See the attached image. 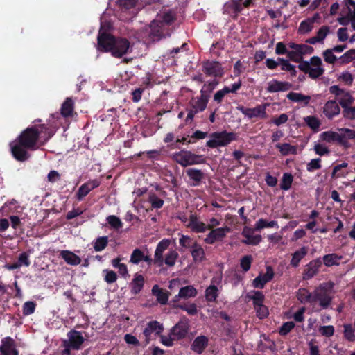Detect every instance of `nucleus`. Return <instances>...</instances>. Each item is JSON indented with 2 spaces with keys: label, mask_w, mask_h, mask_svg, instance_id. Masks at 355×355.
<instances>
[{
  "label": "nucleus",
  "mask_w": 355,
  "mask_h": 355,
  "mask_svg": "<svg viewBox=\"0 0 355 355\" xmlns=\"http://www.w3.org/2000/svg\"><path fill=\"white\" fill-rule=\"evenodd\" d=\"M54 132V130H49L44 125L26 128L17 139L10 144L12 155L18 161L27 160L30 157L27 150L37 149V141L44 144Z\"/></svg>",
  "instance_id": "nucleus-1"
},
{
  "label": "nucleus",
  "mask_w": 355,
  "mask_h": 355,
  "mask_svg": "<svg viewBox=\"0 0 355 355\" xmlns=\"http://www.w3.org/2000/svg\"><path fill=\"white\" fill-rule=\"evenodd\" d=\"M101 51L111 52L115 58H121L132 51V46L126 38H115L111 35L99 31L98 47Z\"/></svg>",
  "instance_id": "nucleus-2"
},
{
  "label": "nucleus",
  "mask_w": 355,
  "mask_h": 355,
  "mask_svg": "<svg viewBox=\"0 0 355 355\" xmlns=\"http://www.w3.org/2000/svg\"><path fill=\"white\" fill-rule=\"evenodd\" d=\"M218 84L216 81H213L208 85H205L200 90V96L199 97L193 98L189 103V108L188 109V114L186 121H192L194 116L202 111H204L209 101V96L205 94L207 89L211 92L215 86Z\"/></svg>",
  "instance_id": "nucleus-3"
},
{
  "label": "nucleus",
  "mask_w": 355,
  "mask_h": 355,
  "mask_svg": "<svg viewBox=\"0 0 355 355\" xmlns=\"http://www.w3.org/2000/svg\"><path fill=\"white\" fill-rule=\"evenodd\" d=\"M334 283L328 282L322 284L313 292V302H318L322 309H326L331 302Z\"/></svg>",
  "instance_id": "nucleus-4"
},
{
  "label": "nucleus",
  "mask_w": 355,
  "mask_h": 355,
  "mask_svg": "<svg viewBox=\"0 0 355 355\" xmlns=\"http://www.w3.org/2000/svg\"><path fill=\"white\" fill-rule=\"evenodd\" d=\"M299 69L313 79L322 76L324 71L322 60L318 56L312 57L309 61H302Z\"/></svg>",
  "instance_id": "nucleus-5"
},
{
  "label": "nucleus",
  "mask_w": 355,
  "mask_h": 355,
  "mask_svg": "<svg viewBox=\"0 0 355 355\" xmlns=\"http://www.w3.org/2000/svg\"><path fill=\"white\" fill-rule=\"evenodd\" d=\"M173 158L177 163L184 167L205 162V159L203 156L196 155L187 150H182L174 153L173 155Z\"/></svg>",
  "instance_id": "nucleus-6"
},
{
  "label": "nucleus",
  "mask_w": 355,
  "mask_h": 355,
  "mask_svg": "<svg viewBox=\"0 0 355 355\" xmlns=\"http://www.w3.org/2000/svg\"><path fill=\"white\" fill-rule=\"evenodd\" d=\"M234 140H236L234 133L225 131L214 132L210 135V139L207 141V146L212 148L225 146Z\"/></svg>",
  "instance_id": "nucleus-7"
},
{
  "label": "nucleus",
  "mask_w": 355,
  "mask_h": 355,
  "mask_svg": "<svg viewBox=\"0 0 355 355\" xmlns=\"http://www.w3.org/2000/svg\"><path fill=\"white\" fill-rule=\"evenodd\" d=\"M329 91L336 96V100L342 108L351 105L354 102V98L349 92L340 89L336 85L330 87Z\"/></svg>",
  "instance_id": "nucleus-8"
},
{
  "label": "nucleus",
  "mask_w": 355,
  "mask_h": 355,
  "mask_svg": "<svg viewBox=\"0 0 355 355\" xmlns=\"http://www.w3.org/2000/svg\"><path fill=\"white\" fill-rule=\"evenodd\" d=\"M230 231L231 229L227 226L212 229L204 239V241L207 244H214L216 241H222Z\"/></svg>",
  "instance_id": "nucleus-9"
},
{
  "label": "nucleus",
  "mask_w": 355,
  "mask_h": 355,
  "mask_svg": "<svg viewBox=\"0 0 355 355\" xmlns=\"http://www.w3.org/2000/svg\"><path fill=\"white\" fill-rule=\"evenodd\" d=\"M266 104L259 105L253 108H245L243 106H239L237 109L249 119L255 117L266 119L267 118V114L266 112Z\"/></svg>",
  "instance_id": "nucleus-10"
},
{
  "label": "nucleus",
  "mask_w": 355,
  "mask_h": 355,
  "mask_svg": "<svg viewBox=\"0 0 355 355\" xmlns=\"http://www.w3.org/2000/svg\"><path fill=\"white\" fill-rule=\"evenodd\" d=\"M320 15L319 13H315L312 17H309L300 22L297 32L300 35H306L314 28L315 24L319 23Z\"/></svg>",
  "instance_id": "nucleus-11"
},
{
  "label": "nucleus",
  "mask_w": 355,
  "mask_h": 355,
  "mask_svg": "<svg viewBox=\"0 0 355 355\" xmlns=\"http://www.w3.org/2000/svg\"><path fill=\"white\" fill-rule=\"evenodd\" d=\"M203 71L208 76L221 77L224 70L221 64L216 61L207 60L203 63Z\"/></svg>",
  "instance_id": "nucleus-12"
},
{
  "label": "nucleus",
  "mask_w": 355,
  "mask_h": 355,
  "mask_svg": "<svg viewBox=\"0 0 355 355\" xmlns=\"http://www.w3.org/2000/svg\"><path fill=\"white\" fill-rule=\"evenodd\" d=\"M338 130L339 145L345 148H349L350 147L349 141L355 139V130L347 128H338Z\"/></svg>",
  "instance_id": "nucleus-13"
},
{
  "label": "nucleus",
  "mask_w": 355,
  "mask_h": 355,
  "mask_svg": "<svg viewBox=\"0 0 355 355\" xmlns=\"http://www.w3.org/2000/svg\"><path fill=\"white\" fill-rule=\"evenodd\" d=\"M340 113L338 103L334 100L328 101L323 107V114L329 120L333 119Z\"/></svg>",
  "instance_id": "nucleus-14"
},
{
  "label": "nucleus",
  "mask_w": 355,
  "mask_h": 355,
  "mask_svg": "<svg viewBox=\"0 0 355 355\" xmlns=\"http://www.w3.org/2000/svg\"><path fill=\"white\" fill-rule=\"evenodd\" d=\"M67 336L68 340L64 341L74 349H79L85 340L82 334L76 330L69 331Z\"/></svg>",
  "instance_id": "nucleus-15"
},
{
  "label": "nucleus",
  "mask_w": 355,
  "mask_h": 355,
  "mask_svg": "<svg viewBox=\"0 0 355 355\" xmlns=\"http://www.w3.org/2000/svg\"><path fill=\"white\" fill-rule=\"evenodd\" d=\"M188 328L189 325L187 320H180L171 329V336H173V338L175 340L180 339L187 335Z\"/></svg>",
  "instance_id": "nucleus-16"
},
{
  "label": "nucleus",
  "mask_w": 355,
  "mask_h": 355,
  "mask_svg": "<svg viewBox=\"0 0 355 355\" xmlns=\"http://www.w3.org/2000/svg\"><path fill=\"white\" fill-rule=\"evenodd\" d=\"M0 352L3 355H18L15 349V341L10 337H6L1 340Z\"/></svg>",
  "instance_id": "nucleus-17"
},
{
  "label": "nucleus",
  "mask_w": 355,
  "mask_h": 355,
  "mask_svg": "<svg viewBox=\"0 0 355 355\" xmlns=\"http://www.w3.org/2000/svg\"><path fill=\"white\" fill-rule=\"evenodd\" d=\"M241 234L245 238V239L242 241V243L247 245H257L261 241L262 239L261 235H254V230L248 227H245L243 228Z\"/></svg>",
  "instance_id": "nucleus-18"
},
{
  "label": "nucleus",
  "mask_w": 355,
  "mask_h": 355,
  "mask_svg": "<svg viewBox=\"0 0 355 355\" xmlns=\"http://www.w3.org/2000/svg\"><path fill=\"white\" fill-rule=\"evenodd\" d=\"M274 276V272L271 267L266 268V272L263 275H259L252 282V286L254 288H263L266 283L270 282Z\"/></svg>",
  "instance_id": "nucleus-19"
},
{
  "label": "nucleus",
  "mask_w": 355,
  "mask_h": 355,
  "mask_svg": "<svg viewBox=\"0 0 355 355\" xmlns=\"http://www.w3.org/2000/svg\"><path fill=\"white\" fill-rule=\"evenodd\" d=\"M291 87V85L287 82L272 80L267 84V91L270 93L288 91Z\"/></svg>",
  "instance_id": "nucleus-20"
},
{
  "label": "nucleus",
  "mask_w": 355,
  "mask_h": 355,
  "mask_svg": "<svg viewBox=\"0 0 355 355\" xmlns=\"http://www.w3.org/2000/svg\"><path fill=\"white\" fill-rule=\"evenodd\" d=\"M321 266L322 261L318 259L309 262L304 270L303 278L304 279H309L313 277L318 273Z\"/></svg>",
  "instance_id": "nucleus-21"
},
{
  "label": "nucleus",
  "mask_w": 355,
  "mask_h": 355,
  "mask_svg": "<svg viewBox=\"0 0 355 355\" xmlns=\"http://www.w3.org/2000/svg\"><path fill=\"white\" fill-rule=\"evenodd\" d=\"M99 185L100 181L96 179L89 180L81 185L76 193L78 200H82L90 191L98 187Z\"/></svg>",
  "instance_id": "nucleus-22"
},
{
  "label": "nucleus",
  "mask_w": 355,
  "mask_h": 355,
  "mask_svg": "<svg viewBox=\"0 0 355 355\" xmlns=\"http://www.w3.org/2000/svg\"><path fill=\"white\" fill-rule=\"evenodd\" d=\"M187 227L196 233H202L207 230V225L200 220L195 215L190 216Z\"/></svg>",
  "instance_id": "nucleus-23"
},
{
  "label": "nucleus",
  "mask_w": 355,
  "mask_h": 355,
  "mask_svg": "<svg viewBox=\"0 0 355 355\" xmlns=\"http://www.w3.org/2000/svg\"><path fill=\"white\" fill-rule=\"evenodd\" d=\"M141 261L146 262L148 265H150L153 261L150 256L145 254L144 251L139 248L135 249L130 255V262L137 265Z\"/></svg>",
  "instance_id": "nucleus-24"
},
{
  "label": "nucleus",
  "mask_w": 355,
  "mask_h": 355,
  "mask_svg": "<svg viewBox=\"0 0 355 355\" xmlns=\"http://www.w3.org/2000/svg\"><path fill=\"white\" fill-rule=\"evenodd\" d=\"M169 241L167 239L162 240L157 245L155 255H154V262L157 263L159 266H162L163 264V252L169 245Z\"/></svg>",
  "instance_id": "nucleus-25"
},
{
  "label": "nucleus",
  "mask_w": 355,
  "mask_h": 355,
  "mask_svg": "<svg viewBox=\"0 0 355 355\" xmlns=\"http://www.w3.org/2000/svg\"><path fill=\"white\" fill-rule=\"evenodd\" d=\"M164 329L163 325L155 320L149 322L144 330V334L146 339H149L152 334H159Z\"/></svg>",
  "instance_id": "nucleus-26"
},
{
  "label": "nucleus",
  "mask_w": 355,
  "mask_h": 355,
  "mask_svg": "<svg viewBox=\"0 0 355 355\" xmlns=\"http://www.w3.org/2000/svg\"><path fill=\"white\" fill-rule=\"evenodd\" d=\"M198 294V291L193 286H186L182 287L177 295L174 297V301H178L180 298L188 299L195 297Z\"/></svg>",
  "instance_id": "nucleus-27"
},
{
  "label": "nucleus",
  "mask_w": 355,
  "mask_h": 355,
  "mask_svg": "<svg viewBox=\"0 0 355 355\" xmlns=\"http://www.w3.org/2000/svg\"><path fill=\"white\" fill-rule=\"evenodd\" d=\"M208 338L207 337L205 336H197L192 345H191V349L198 354H200L203 352V351L205 350V349L207 347V345H208Z\"/></svg>",
  "instance_id": "nucleus-28"
},
{
  "label": "nucleus",
  "mask_w": 355,
  "mask_h": 355,
  "mask_svg": "<svg viewBox=\"0 0 355 355\" xmlns=\"http://www.w3.org/2000/svg\"><path fill=\"white\" fill-rule=\"evenodd\" d=\"M144 285V277L143 275L136 273L130 283L131 293L135 295L138 294L142 290Z\"/></svg>",
  "instance_id": "nucleus-29"
},
{
  "label": "nucleus",
  "mask_w": 355,
  "mask_h": 355,
  "mask_svg": "<svg viewBox=\"0 0 355 355\" xmlns=\"http://www.w3.org/2000/svg\"><path fill=\"white\" fill-rule=\"evenodd\" d=\"M243 0H230L224 5V11L230 15H236L242 10L241 2Z\"/></svg>",
  "instance_id": "nucleus-30"
},
{
  "label": "nucleus",
  "mask_w": 355,
  "mask_h": 355,
  "mask_svg": "<svg viewBox=\"0 0 355 355\" xmlns=\"http://www.w3.org/2000/svg\"><path fill=\"white\" fill-rule=\"evenodd\" d=\"M60 256L67 264L71 266H77L81 262V259L78 256L69 250L61 251Z\"/></svg>",
  "instance_id": "nucleus-31"
},
{
  "label": "nucleus",
  "mask_w": 355,
  "mask_h": 355,
  "mask_svg": "<svg viewBox=\"0 0 355 355\" xmlns=\"http://www.w3.org/2000/svg\"><path fill=\"white\" fill-rule=\"evenodd\" d=\"M320 139L327 143H337L339 144L338 131L327 130L322 132L319 135Z\"/></svg>",
  "instance_id": "nucleus-32"
},
{
  "label": "nucleus",
  "mask_w": 355,
  "mask_h": 355,
  "mask_svg": "<svg viewBox=\"0 0 355 355\" xmlns=\"http://www.w3.org/2000/svg\"><path fill=\"white\" fill-rule=\"evenodd\" d=\"M308 250L306 247H302L292 254L290 264L293 267H297L300 261L307 254Z\"/></svg>",
  "instance_id": "nucleus-33"
},
{
  "label": "nucleus",
  "mask_w": 355,
  "mask_h": 355,
  "mask_svg": "<svg viewBox=\"0 0 355 355\" xmlns=\"http://www.w3.org/2000/svg\"><path fill=\"white\" fill-rule=\"evenodd\" d=\"M191 253L194 261H202L205 259V250L197 242L192 244Z\"/></svg>",
  "instance_id": "nucleus-34"
},
{
  "label": "nucleus",
  "mask_w": 355,
  "mask_h": 355,
  "mask_svg": "<svg viewBox=\"0 0 355 355\" xmlns=\"http://www.w3.org/2000/svg\"><path fill=\"white\" fill-rule=\"evenodd\" d=\"M187 174L190 178V180H193L192 186H197L201 182L203 178V173L198 169L196 168H189L187 170Z\"/></svg>",
  "instance_id": "nucleus-35"
},
{
  "label": "nucleus",
  "mask_w": 355,
  "mask_h": 355,
  "mask_svg": "<svg viewBox=\"0 0 355 355\" xmlns=\"http://www.w3.org/2000/svg\"><path fill=\"white\" fill-rule=\"evenodd\" d=\"M152 293L156 297L157 301L162 304H166L168 300V295L165 293L157 285H155L152 288Z\"/></svg>",
  "instance_id": "nucleus-36"
},
{
  "label": "nucleus",
  "mask_w": 355,
  "mask_h": 355,
  "mask_svg": "<svg viewBox=\"0 0 355 355\" xmlns=\"http://www.w3.org/2000/svg\"><path fill=\"white\" fill-rule=\"evenodd\" d=\"M246 297L253 301L254 307L263 304L264 301L263 294L258 291H251L246 295Z\"/></svg>",
  "instance_id": "nucleus-37"
},
{
  "label": "nucleus",
  "mask_w": 355,
  "mask_h": 355,
  "mask_svg": "<svg viewBox=\"0 0 355 355\" xmlns=\"http://www.w3.org/2000/svg\"><path fill=\"white\" fill-rule=\"evenodd\" d=\"M275 146L284 156L297 154V147L288 143L277 144Z\"/></svg>",
  "instance_id": "nucleus-38"
},
{
  "label": "nucleus",
  "mask_w": 355,
  "mask_h": 355,
  "mask_svg": "<svg viewBox=\"0 0 355 355\" xmlns=\"http://www.w3.org/2000/svg\"><path fill=\"white\" fill-rule=\"evenodd\" d=\"M73 101L71 98H67L61 107V114L64 117H68L72 115L73 112Z\"/></svg>",
  "instance_id": "nucleus-39"
},
{
  "label": "nucleus",
  "mask_w": 355,
  "mask_h": 355,
  "mask_svg": "<svg viewBox=\"0 0 355 355\" xmlns=\"http://www.w3.org/2000/svg\"><path fill=\"white\" fill-rule=\"evenodd\" d=\"M287 98L293 102H302L305 105H308L311 100V97L309 96L295 92H291L288 94Z\"/></svg>",
  "instance_id": "nucleus-40"
},
{
  "label": "nucleus",
  "mask_w": 355,
  "mask_h": 355,
  "mask_svg": "<svg viewBox=\"0 0 355 355\" xmlns=\"http://www.w3.org/2000/svg\"><path fill=\"white\" fill-rule=\"evenodd\" d=\"M306 125L314 132H318L321 125L320 120L315 116H307L304 118Z\"/></svg>",
  "instance_id": "nucleus-41"
},
{
  "label": "nucleus",
  "mask_w": 355,
  "mask_h": 355,
  "mask_svg": "<svg viewBox=\"0 0 355 355\" xmlns=\"http://www.w3.org/2000/svg\"><path fill=\"white\" fill-rule=\"evenodd\" d=\"M205 299L207 302H214L218 296V289L215 285H210L205 290Z\"/></svg>",
  "instance_id": "nucleus-42"
},
{
  "label": "nucleus",
  "mask_w": 355,
  "mask_h": 355,
  "mask_svg": "<svg viewBox=\"0 0 355 355\" xmlns=\"http://www.w3.org/2000/svg\"><path fill=\"white\" fill-rule=\"evenodd\" d=\"M341 257L336 254H329L323 257V261L325 266L329 267L334 265H338Z\"/></svg>",
  "instance_id": "nucleus-43"
},
{
  "label": "nucleus",
  "mask_w": 355,
  "mask_h": 355,
  "mask_svg": "<svg viewBox=\"0 0 355 355\" xmlns=\"http://www.w3.org/2000/svg\"><path fill=\"white\" fill-rule=\"evenodd\" d=\"M293 182V176L291 173H284L282 176L280 188L282 190L287 191L288 190Z\"/></svg>",
  "instance_id": "nucleus-44"
},
{
  "label": "nucleus",
  "mask_w": 355,
  "mask_h": 355,
  "mask_svg": "<svg viewBox=\"0 0 355 355\" xmlns=\"http://www.w3.org/2000/svg\"><path fill=\"white\" fill-rule=\"evenodd\" d=\"M16 263L19 268L22 266L28 267L31 264L30 254L26 252L21 253Z\"/></svg>",
  "instance_id": "nucleus-45"
},
{
  "label": "nucleus",
  "mask_w": 355,
  "mask_h": 355,
  "mask_svg": "<svg viewBox=\"0 0 355 355\" xmlns=\"http://www.w3.org/2000/svg\"><path fill=\"white\" fill-rule=\"evenodd\" d=\"M178 253L175 250L168 252L165 257L164 263L168 266H173L178 258Z\"/></svg>",
  "instance_id": "nucleus-46"
},
{
  "label": "nucleus",
  "mask_w": 355,
  "mask_h": 355,
  "mask_svg": "<svg viewBox=\"0 0 355 355\" xmlns=\"http://www.w3.org/2000/svg\"><path fill=\"white\" fill-rule=\"evenodd\" d=\"M108 243L107 236H101L98 238L94 244V248L95 251L100 252L105 248Z\"/></svg>",
  "instance_id": "nucleus-47"
},
{
  "label": "nucleus",
  "mask_w": 355,
  "mask_h": 355,
  "mask_svg": "<svg viewBox=\"0 0 355 355\" xmlns=\"http://www.w3.org/2000/svg\"><path fill=\"white\" fill-rule=\"evenodd\" d=\"M298 299L304 303H313V293L311 294L305 289L301 290L298 293Z\"/></svg>",
  "instance_id": "nucleus-48"
},
{
  "label": "nucleus",
  "mask_w": 355,
  "mask_h": 355,
  "mask_svg": "<svg viewBox=\"0 0 355 355\" xmlns=\"http://www.w3.org/2000/svg\"><path fill=\"white\" fill-rule=\"evenodd\" d=\"M103 273L104 275V280L107 284H112L117 280V275L116 273L110 270H103Z\"/></svg>",
  "instance_id": "nucleus-49"
},
{
  "label": "nucleus",
  "mask_w": 355,
  "mask_h": 355,
  "mask_svg": "<svg viewBox=\"0 0 355 355\" xmlns=\"http://www.w3.org/2000/svg\"><path fill=\"white\" fill-rule=\"evenodd\" d=\"M178 308L185 311L189 315H194L197 313V306L194 303H189L182 305H178Z\"/></svg>",
  "instance_id": "nucleus-50"
},
{
  "label": "nucleus",
  "mask_w": 355,
  "mask_h": 355,
  "mask_svg": "<svg viewBox=\"0 0 355 355\" xmlns=\"http://www.w3.org/2000/svg\"><path fill=\"white\" fill-rule=\"evenodd\" d=\"M343 117L349 120L355 119V106L347 105L343 108Z\"/></svg>",
  "instance_id": "nucleus-51"
},
{
  "label": "nucleus",
  "mask_w": 355,
  "mask_h": 355,
  "mask_svg": "<svg viewBox=\"0 0 355 355\" xmlns=\"http://www.w3.org/2000/svg\"><path fill=\"white\" fill-rule=\"evenodd\" d=\"M106 220L109 225L116 230H118L122 227L123 224L121 220H120L119 218L116 217V216L110 215L107 217Z\"/></svg>",
  "instance_id": "nucleus-52"
},
{
  "label": "nucleus",
  "mask_w": 355,
  "mask_h": 355,
  "mask_svg": "<svg viewBox=\"0 0 355 355\" xmlns=\"http://www.w3.org/2000/svg\"><path fill=\"white\" fill-rule=\"evenodd\" d=\"M330 32V28L327 26H321L319 30L316 33L317 38L319 40L320 42H323V40L326 38V37L329 35Z\"/></svg>",
  "instance_id": "nucleus-53"
},
{
  "label": "nucleus",
  "mask_w": 355,
  "mask_h": 355,
  "mask_svg": "<svg viewBox=\"0 0 355 355\" xmlns=\"http://www.w3.org/2000/svg\"><path fill=\"white\" fill-rule=\"evenodd\" d=\"M314 150L318 155L322 156L329 153V148L324 145L320 143H315Z\"/></svg>",
  "instance_id": "nucleus-54"
},
{
  "label": "nucleus",
  "mask_w": 355,
  "mask_h": 355,
  "mask_svg": "<svg viewBox=\"0 0 355 355\" xmlns=\"http://www.w3.org/2000/svg\"><path fill=\"white\" fill-rule=\"evenodd\" d=\"M252 261V257L250 255L244 256L241 260V267L244 272H247L250 270L251 263Z\"/></svg>",
  "instance_id": "nucleus-55"
},
{
  "label": "nucleus",
  "mask_w": 355,
  "mask_h": 355,
  "mask_svg": "<svg viewBox=\"0 0 355 355\" xmlns=\"http://www.w3.org/2000/svg\"><path fill=\"white\" fill-rule=\"evenodd\" d=\"M318 331L322 336L331 337L334 334V327L332 325L321 326Z\"/></svg>",
  "instance_id": "nucleus-56"
},
{
  "label": "nucleus",
  "mask_w": 355,
  "mask_h": 355,
  "mask_svg": "<svg viewBox=\"0 0 355 355\" xmlns=\"http://www.w3.org/2000/svg\"><path fill=\"white\" fill-rule=\"evenodd\" d=\"M149 202L153 208L159 209L163 206L164 201L158 198L155 194H150L149 196Z\"/></svg>",
  "instance_id": "nucleus-57"
},
{
  "label": "nucleus",
  "mask_w": 355,
  "mask_h": 355,
  "mask_svg": "<svg viewBox=\"0 0 355 355\" xmlns=\"http://www.w3.org/2000/svg\"><path fill=\"white\" fill-rule=\"evenodd\" d=\"M254 309L256 310L257 315L261 319L266 318L269 314L268 308L263 304L254 306Z\"/></svg>",
  "instance_id": "nucleus-58"
},
{
  "label": "nucleus",
  "mask_w": 355,
  "mask_h": 355,
  "mask_svg": "<svg viewBox=\"0 0 355 355\" xmlns=\"http://www.w3.org/2000/svg\"><path fill=\"white\" fill-rule=\"evenodd\" d=\"M35 309V304L33 302H26L23 305V313L25 315H29L34 313Z\"/></svg>",
  "instance_id": "nucleus-59"
},
{
  "label": "nucleus",
  "mask_w": 355,
  "mask_h": 355,
  "mask_svg": "<svg viewBox=\"0 0 355 355\" xmlns=\"http://www.w3.org/2000/svg\"><path fill=\"white\" fill-rule=\"evenodd\" d=\"M195 241H193V240L191 237H189V236H186V235H182L180 239V241H179L180 245L182 247L186 248H192V244Z\"/></svg>",
  "instance_id": "nucleus-60"
},
{
  "label": "nucleus",
  "mask_w": 355,
  "mask_h": 355,
  "mask_svg": "<svg viewBox=\"0 0 355 355\" xmlns=\"http://www.w3.org/2000/svg\"><path fill=\"white\" fill-rule=\"evenodd\" d=\"M321 159L320 158L313 159L308 163L306 169L309 172H312L314 170L320 169L321 168Z\"/></svg>",
  "instance_id": "nucleus-61"
},
{
  "label": "nucleus",
  "mask_w": 355,
  "mask_h": 355,
  "mask_svg": "<svg viewBox=\"0 0 355 355\" xmlns=\"http://www.w3.org/2000/svg\"><path fill=\"white\" fill-rule=\"evenodd\" d=\"M295 327V324L293 322H287L282 324L279 329V334L282 336L286 335L290 332Z\"/></svg>",
  "instance_id": "nucleus-62"
},
{
  "label": "nucleus",
  "mask_w": 355,
  "mask_h": 355,
  "mask_svg": "<svg viewBox=\"0 0 355 355\" xmlns=\"http://www.w3.org/2000/svg\"><path fill=\"white\" fill-rule=\"evenodd\" d=\"M138 0H119V4L121 7L125 9H130L137 6Z\"/></svg>",
  "instance_id": "nucleus-63"
},
{
  "label": "nucleus",
  "mask_w": 355,
  "mask_h": 355,
  "mask_svg": "<svg viewBox=\"0 0 355 355\" xmlns=\"http://www.w3.org/2000/svg\"><path fill=\"white\" fill-rule=\"evenodd\" d=\"M323 57L324 60L330 64L334 63L336 60V57L334 55L332 49H327L324 51L323 53Z\"/></svg>",
  "instance_id": "nucleus-64"
}]
</instances>
